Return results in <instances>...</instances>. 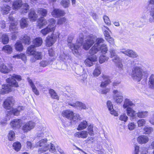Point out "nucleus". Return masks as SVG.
<instances>
[{"label":"nucleus","mask_w":154,"mask_h":154,"mask_svg":"<svg viewBox=\"0 0 154 154\" xmlns=\"http://www.w3.org/2000/svg\"><path fill=\"white\" fill-rule=\"evenodd\" d=\"M15 134L13 131H10L8 136L9 140L10 141L13 140L15 138Z\"/></svg>","instance_id":"obj_55"},{"label":"nucleus","mask_w":154,"mask_h":154,"mask_svg":"<svg viewBox=\"0 0 154 154\" xmlns=\"http://www.w3.org/2000/svg\"><path fill=\"white\" fill-rule=\"evenodd\" d=\"M23 4L21 0H17L14 1L13 4V8L16 9H19Z\"/></svg>","instance_id":"obj_30"},{"label":"nucleus","mask_w":154,"mask_h":154,"mask_svg":"<svg viewBox=\"0 0 154 154\" xmlns=\"http://www.w3.org/2000/svg\"><path fill=\"white\" fill-rule=\"evenodd\" d=\"M104 82H102L100 84V87H105L109 84L111 82L109 76L105 75H103L102 76Z\"/></svg>","instance_id":"obj_19"},{"label":"nucleus","mask_w":154,"mask_h":154,"mask_svg":"<svg viewBox=\"0 0 154 154\" xmlns=\"http://www.w3.org/2000/svg\"><path fill=\"white\" fill-rule=\"evenodd\" d=\"M107 51L108 48L106 45L103 44L101 46H99V50L98 51V52L100 51L102 53L105 54L106 53Z\"/></svg>","instance_id":"obj_44"},{"label":"nucleus","mask_w":154,"mask_h":154,"mask_svg":"<svg viewBox=\"0 0 154 154\" xmlns=\"http://www.w3.org/2000/svg\"><path fill=\"white\" fill-rule=\"evenodd\" d=\"M121 52L131 57L136 58L138 56L137 53L131 50H123Z\"/></svg>","instance_id":"obj_14"},{"label":"nucleus","mask_w":154,"mask_h":154,"mask_svg":"<svg viewBox=\"0 0 154 154\" xmlns=\"http://www.w3.org/2000/svg\"><path fill=\"white\" fill-rule=\"evenodd\" d=\"M114 100L117 103H120L123 101V96L119 97H114Z\"/></svg>","instance_id":"obj_61"},{"label":"nucleus","mask_w":154,"mask_h":154,"mask_svg":"<svg viewBox=\"0 0 154 154\" xmlns=\"http://www.w3.org/2000/svg\"><path fill=\"white\" fill-rule=\"evenodd\" d=\"M35 47L32 45L28 48L26 53L29 55H32L36 51L35 50Z\"/></svg>","instance_id":"obj_39"},{"label":"nucleus","mask_w":154,"mask_h":154,"mask_svg":"<svg viewBox=\"0 0 154 154\" xmlns=\"http://www.w3.org/2000/svg\"><path fill=\"white\" fill-rule=\"evenodd\" d=\"M109 59V57L105 55L100 56L99 57V61L100 63H102Z\"/></svg>","instance_id":"obj_53"},{"label":"nucleus","mask_w":154,"mask_h":154,"mask_svg":"<svg viewBox=\"0 0 154 154\" xmlns=\"http://www.w3.org/2000/svg\"><path fill=\"white\" fill-rule=\"evenodd\" d=\"M149 85L150 88L154 89V75H151L149 78Z\"/></svg>","instance_id":"obj_34"},{"label":"nucleus","mask_w":154,"mask_h":154,"mask_svg":"<svg viewBox=\"0 0 154 154\" xmlns=\"http://www.w3.org/2000/svg\"><path fill=\"white\" fill-rule=\"evenodd\" d=\"M119 119L124 122H126L128 119V117L125 114H123L120 116Z\"/></svg>","instance_id":"obj_59"},{"label":"nucleus","mask_w":154,"mask_h":154,"mask_svg":"<svg viewBox=\"0 0 154 154\" xmlns=\"http://www.w3.org/2000/svg\"><path fill=\"white\" fill-rule=\"evenodd\" d=\"M88 126L87 122L86 121H83L80 123L77 129L79 131L82 130L86 128Z\"/></svg>","instance_id":"obj_32"},{"label":"nucleus","mask_w":154,"mask_h":154,"mask_svg":"<svg viewBox=\"0 0 154 154\" xmlns=\"http://www.w3.org/2000/svg\"><path fill=\"white\" fill-rule=\"evenodd\" d=\"M112 93L113 98L114 97H119L123 96L122 92L117 90H113Z\"/></svg>","instance_id":"obj_42"},{"label":"nucleus","mask_w":154,"mask_h":154,"mask_svg":"<svg viewBox=\"0 0 154 154\" xmlns=\"http://www.w3.org/2000/svg\"><path fill=\"white\" fill-rule=\"evenodd\" d=\"M146 123V121L144 119H140L139 120L137 123L138 127H140Z\"/></svg>","instance_id":"obj_62"},{"label":"nucleus","mask_w":154,"mask_h":154,"mask_svg":"<svg viewBox=\"0 0 154 154\" xmlns=\"http://www.w3.org/2000/svg\"><path fill=\"white\" fill-rule=\"evenodd\" d=\"M135 106V105L130 100L126 98L124 101L123 107L125 109H127L131 107L133 108Z\"/></svg>","instance_id":"obj_16"},{"label":"nucleus","mask_w":154,"mask_h":154,"mask_svg":"<svg viewBox=\"0 0 154 154\" xmlns=\"http://www.w3.org/2000/svg\"><path fill=\"white\" fill-rule=\"evenodd\" d=\"M107 105L109 110L110 112V113L115 116H118V113L114 110L111 102L110 101H108L107 102Z\"/></svg>","instance_id":"obj_21"},{"label":"nucleus","mask_w":154,"mask_h":154,"mask_svg":"<svg viewBox=\"0 0 154 154\" xmlns=\"http://www.w3.org/2000/svg\"><path fill=\"white\" fill-rule=\"evenodd\" d=\"M144 133L146 134H150L153 131L152 128L150 127H145L143 128Z\"/></svg>","instance_id":"obj_51"},{"label":"nucleus","mask_w":154,"mask_h":154,"mask_svg":"<svg viewBox=\"0 0 154 154\" xmlns=\"http://www.w3.org/2000/svg\"><path fill=\"white\" fill-rule=\"evenodd\" d=\"M29 14V17L31 21H35L37 20L38 16L33 9H31Z\"/></svg>","instance_id":"obj_28"},{"label":"nucleus","mask_w":154,"mask_h":154,"mask_svg":"<svg viewBox=\"0 0 154 154\" xmlns=\"http://www.w3.org/2000/svg\"><path fill=\"white\" fill-rule=\"evenodd\" d=\"M17 23L16 21H14L13 23H10V25L9 26V30L12 32H15L18 29V26H17Z\"/></svg>","instance_id":"obj_25"},{"label":"nucleus","mask_w":154,"mask_h":154,"mask_svg":"<svg viewBox=\"0 0 154 154\" xmlns=\"http://www.w3.org/2000/svg\"><path fill=\"white\" fill-rule=\"evenodd\" d=\"M84 35L82 33L79 34V36L77 39L76 44L74 45V47L70 48L72 50L74 54L76 55L79 54V51L80 48L82 46L83 41Z\"/></svg>","instance_id":"obj_5"},{"label":"nucleus","mask_w":154,"mask_h":154,"mask_svg":"<svg viewBox=\"0 0 154 154\" xmlns=\"http://www.w3.org/2000/svg\"><path fill=\"white\" fill-rule=\"evenodd\" d=\"M146 19V16L143 17H142L139 22V23L140 24V25H138L139 27H141L145 24L146 23L145 20Z\"/></svg>","instance_id":"obj_56"},{"label":"nucleus","mask_w":154,"mask_h":154,"mask_svg":"<svg viewBox=\"0 0 154 154\" xmlns=\"http://www.w3.org/2000/svg\"><path fill=\"white\" fill-rule=\"evenodd\" d=\"M13 148L16 151H19L20 149L21 144L18 142L14 143L13 145Z\"/></svg>","instance_id":"obj_47"},{"label":"nucleus","mask_w":154,"mask_h":154,"mask_svg":"<svg viewBox=\"0 0 154 154\" xmlns=\"http://www.w3.org/2000/svg\"><path fill=\"white\" fill-rule=\"evenodd\" d=\"M47 140L46 138H44L37 142L35 145V147H40L38 152L39 154L45 152L48 150L52 152H54L55 151V147L54 145L51 143L47 145Z\"/></svg>","instance_id":"obj_3"},{"label":"nucleus","mask_w":154,"mask_h":154,"mask_svg":"<svg viewBox=\"0 0 154 154\" xmlns=\"http://www.w3.org/2000/svg\"><path fill=\"white\" fill-rule=\"evenodd\" d=\"M20 26L21 28L24 29L28 26L29 21L27 18H23L20 21Z\"/></svg>","instance_id":"obj_26"},{"label":"nucleus","mask_w":154,"mask_h":154,"mask_svg":"<svg viewBox=\"0 0 154 154\" xmlns=\"http://www.w3.org/2000/svg\"><path fill=\"white\" fill-rule=\"evenodd\" d=\"M110 57L112 58L113 62H119L120 61V59L116 54L115 50L113 48H111L109 50Z\"/></svg>","instance_id":"obj_12"},{"label":"nucleus","mask_w":154,"mask_h":154,"mask_svg":"<svg viewBox=\"0 0 154 154\" xmlns=\"http://www.w3.org/2000/svg\"><path fill=\"white\" fill-rule=\"evenodd\" d=\"M23 124V121L20 119H13L11 122V127L13 128H20Z\"/></svg>","instance_id":"obj_11"},{"label":"nucleus","mask_w":154,"mask_h":154,"mask_svg":"<svg viewBox=\"0 0 154 154\" xmlns=\"http://www.w3.org/2000/svg\"><path fill=\"white\" fill-rule=\"evenodd\" d=\"M91 54V55L89 56L85 61V65L88 67H90L92 66L94 64V63L97 60V57L96 56L94 55V54Z\"/></svg>","instance_id":"obj_7"},{"label":"nucleus","mask_w":154,"mask_h":154,"mask_svg":"<svg viewBox=\"0 0 154 154\" xmlns=\"http://www.w3.org/2000/svg\"><path fill=\"white\" fill-rule=\"evenodd\" d=\"M22 40L23 42L25 44L29 45L31 42L30 37L26 35H25L23 37Z\"/></svg>","instance_id":"obj_48"},{"label":"nucleus","mask_w":154,"mask_h":154,"mask_svg":"<svg viewBox=\"0 0 154 154\" xmlns=\"http://www.w3.org/2000/svg\"><path fill=\"white\" fill-rule=\"evenodd\" d=\"M37 12L39 15L43 17H45L47 14L48 11L46 9L40 8L38 9Z\"/></svg>","instance_id":"obj_37"},{"label":"nucleus","mask_w":154,"mask_h":154,"mask_svg":"<svg viewBox=\"0 0 154 154\" xmlns=\"http://www.w3.org/2000/svg\"><path fill=\"white\" fill-rule=\"evenodd\" d=\"M12 66L11 65L9 66L8 68L5 65L3 64L0 66V72L4 74H7L12 69Z\"/></svg>","instance_id":"obj_17"},{"label":"nucleus","mask_w":154,"mask_h":154,"mask_svg":"<svg viewBox=\"0 0 154 154\" xmlns=\"http://www.w3.org/2000/svg\"><path fill=\"white\" fill-rule=\"evenodd\" d=\"M104 28H105L106 29L108 30L109 31H110V30L109 28L106 26H103V27H102V29L104 31V34L106 37L105 38H108L110 37V36L109 32L106 30H105Z\"/></svg>","instance_id":"obj_50"},{"label":"nucleus","mask_w":154,"mask_h":154,"mask_svg":"<svg viewBox=\"0 0 154 154\" xmlns=\"http://www.w3.org/2000/svg\"><path fill=\"white\" fill-rule=\"evenodd\" d=\"M48 23L47 21L43 17L40 18L38 21V26L39 28H41Z\"/></svg>","instance_id":"obj_27"},{"label":"nucleus","mask_w":154,"mask_h":154,"mask_svg":"<svg viewBox=\"0 0 154 154\" xmlns=\"http://www.w3.org/2000/svg\"><path fill=\"white\" fill-rule=\"evenodd\" d=\"M81 119H82V117L78 114L74 113L73 116H72V118L71 121H72L75 122L76 121V120L80 121Z\"/></svg>","instance_id":"obj_45"},{"label":"nucleus","mask_w":154,"mask_h":154,"mask_svg":"<svg viewBox=\"0 0 154 154\" xmlns=\"http://www.w3.org/2000/svg\"><path fill=\"white\" fill-rule=\"evenodd\" d=\"M65 14L64 11L60 9L54 8L51 12L53 17L58 18L63 16Z\"/></svg>","instance_id":"obj_9"},{"label":"nucleus","mask_w":154,"mask_h":154,"mask_svg":"<svg viewBox=\"0 0 154 154\" xmlns=\"http://www.w3.org/2000/svg\"><path fill=\"white\" fill-rule=\"evenodd\" d=\"M106 40L111 45H114V39L110 36L109 37L105 38Z\"/></svg>","instance_id":"obj_64"},{"label":"nucleus","mask_w":154,"mask_h":154,"mask_svg":"<svg viewBox=\"0 0 154 154\" xmlns=\"http://www.w3.org/2000/svg\"><path fill=\"white\" fill-rule=\"evenodd\" d=\"M70 3V1L69 0H62L60 2L61 5L65 8H68Z\"/></svg>","instance_id":"obj_46"},{"label":"nucleus","mask_w":154,"mask_h":154,"mask_svg":"<svg viewBox=\"0 0 154 154\" xmlns=\"http://www.w3.org/2000/svg\"><path fill=\"white\" fill-rule=\"evenodd\" d=\"M97 128L96 127H94L93 125L91 124L88 126L87 130L88 134L91 136H93L95 134H97L96 130Z\"/></svg>","instance_id":"obj_18"},{"label":"nucleus","mask_w":154,"mask_h":154,"mask_svg":"<svg viewBox=\"0 0 154 154\" xmlns=\"http://www.w3.org/2000/svg\"><path fill=\"white\" fill-rule=\"evenodd\" d=\"M73 38V36L71 35H69L67 39V42L68 43V45L69 48L74 47V44L72 43Z\"/></svg>","instance_id":"obj_40"},{"label":"nucleus","mask_w":154,"mask_h":154,"mask_svg":"<svg viewBox=\"0 0 154 154\" xmlns=\"http://www.w3.org/2000/svg\"><path fill=\"white\" fill-rule=\"evenodd\" d=\"M55 29V26H48L46 28L42 29L41 32L43 35L45 36L50 32H54Z\"/></svg>","instance_id":"obj_15"},{"label":"nucleus","mask_w":154,"mask_h":154,"mask_svg":"<svg viewBox=\"0 0 154 154\" xmlns=\"http://www.w3.org/2000/svg\"><path fill=\"white\" fill-rule=\"evenodd\" d=\"M76 107H79L81 109H86V106L85 104L79 102H76Z\"/></svg>","instance_id":"obj_54"},{"label":"nucleus","mask_w":154,"mask_h":154,"mask_svg":"<svg viewBox=\"0 0 154 154\" xmlns=\"http://www.w3.org/2000/svg\"><path fill=\"white\" fill-rule=\"evenodd\" d=\"M14 46L16 50L17 51H21L23 49V46L22 43L20 41L17 42Z\"/></svg>","instance_id":"obj_36"},{"label":"nucleus","mask_w":154,"mask_h":154,"mask_svg":"<svg viewBox=\"0 0 154 154\" xmlns=\"http://www.w3.org/2000/svg\"><path fill=\"white\" fill-rule=\"evenodd\" d=\"M9 41V39L8 35H3L2 36V42L3 44H7Z\"/></svg>","instance_id":"obj_52"},{"label":"nucleus","mask_w":154,"mask_h":154,"mask_svg":"<svg viewBox=\"0 0 154 154\" xmlns=\"http://www.w3.org/2000/svg\"><path fill=\"white\" fill-rule=\"evenodd\" d=\"M86 38L83 44V48L85 50L89 49L96 40V43L89 51L90 54H95L98 52L99 50V44L104 41V40L101 38H98L96 39L95 36L92 34L88 35Z\"/></svg>","instance_id":"obj_1"},{"label":"nucleus","mask_w":154,"mask_h":154,"mask_svg":"<svg viewBox=\"0 0 154 154\" xmlns=\"http://www.w3.org/2000/svg\"><path fill=\"white\" fill-rule=\"evenodd\" d=\"M150 15L152 18H150L149 19V21L151 23H153L154 22V8L151 9Z\"/></svg>","instance_id":"obj_58"},{"label":"nucleus","mask_w":154,"mask_h":154,"mask_svg":"<svg viewBox=\"0 0 154 154\" xmlns=\"http://www.w3.org/2000/svg\"><path fill=\"white\" fill-rule=\"evenodd\" d=\"M137 116L140 118H144L146 117L148 115L147 111H139L136 113Z\"/></svg>","instance_id":"obj_35"},{"label":"nucleus","mask_w":154,"mask_h":154,"mask_svg":"<svg viewBox=\"0 0 154 154\" xmlns=\"http://www.w3.org/2000/svg\"><path fill=\"white\" fill-rule=\"evenodd\" d=\"M32 55V56L31 57L30 61L32 63L35 62L37 60L41 59L42 58V53L36 51Z\"/></svg>","instance_id":"obj_13"},{"label":"nucleus","mask_w":154,"mask_h":154,"mask_svg":"<svg viewBox=\"0 0 154 154\" xmlns=\"http://www.w3.org/2000/svg\"><path fill=\"white\" fill-rule=\"evenodd\" d=\"M73 113L74 112L72 111L68 110L63 111L62 112L63 116V117L70 119V120H71L72 118Z\"/></svg>","instance_id":"obj_20"},{"label":"nucleus","mask_w":154,"mask_h":154,"mask_svg":"<svg viewBox=\"0 0 154 154\" xmlns=\"http://www.w3.org/2000/svg\"><path fill=\"white\" fill-rule=\"evenodd\" d=\"M35 125V123L30 121L23 124L21 127V129L24 132H27L33 129Z\"/></svg>","instance_id":"obj_6"},{"label":"nucleus","mask_w":154,"mask_h":154,"mask_svg":"<svg viewBox=\"0 0 154 154\" xmlns=\"http://www.w3.org/2000/svg\"><path fill=\"white\" fill-rule=\"evenodd\" d=\"M10 7L7 5H5L2 8V11L4 14H6L8 13V12L10 10Z\"/></svg>","instance_id":"obj_49"},{"label":"nucleus","mask_w":154,"mask_h":154,"mask_svg":"<svg viewBox=\"0 0 154 154\" xmlns=\"http://www.w3.org/2000/svg\"><path fill=\"white\" fill-rule=\"evenodd\" d=\"M16 80L18 81L21 80V76L18 75L14 74L10 78L6 79V81L9 84H5L2 86V89L0 91L1 94H4L11 92L12 87H17L19 85Z\"/></svg>","instance_id":"obj_2"},{"label":"nucleus","mask_w":154,"mask_h":154,"mask_svg":"<svg viewBox=\"0 0 154 154\" xmlns=\"http://www.w3.org/2000/svg\"><path fill=\"white\" fill-rule=\"evenodd\" d=\"M14 103V100L12 97H9L6 99L3 103V106L5 109H9L11 108Z\"/></svg>","instance_id":"obj_8"},{"label":"nucleus","mask_w":154,"mask_h":154,"mask_svg":"<svg viewBox=\"0 0 154 154\" xmlns=\"http://www.w3.org/2000/svg\"><path fill=\"white\" fill-rule=\"evenodd\" d=\"M49 92L50 93L51 98L56 99L57 100L59 99L58 96L54 90L52 89H50L49 90Z\"/></svg>","instance_id":"obj_41"},{"label":"nucleus","mask_w":154,"mask_h":154,"mask_svg":"<svg viewBox=\"0 0 154 154\" xmlns=\"http://www.w3.org/2000/svg\"><path fill=\"white\" fill-rule=\"evenodd\" d=\"M144 73V72L141 67L136 66L132 69L131 76L134 80L140 82L142 78Z\"/></svg>","instance_id":"obj_4"},{"label":"nucleus","mask_w":154,"mask_h":154,"mask_svg":"<svg viewBox=\"0 0 154 154\" xmlns=\"http://www.w3.org/2000/svg\"><path fill=\"white\" fill-rule=\"evenodd\" d=\"M21 7L20 12L21 14H23L26 13L28 11L29 8V5L26 3L23 4Z\"/></svg>","instance_id":"obj_23"},{"label":"nucleus","mask_w":154,"mask_h":154,"mask_svg":"<svg viewBox=\"0 0 154 154\" xmlns=\"http://www.w3.org/2000/svg\"><path fill=\"white\" fill-rule=\"evenodd\" d=\"M58 37L54 35L52 36H48L46 39V45L50 47L53 45L56 41Z\"/></svg>","instance_id":"obj_10"},{"label":"nucleus","mask_w":154,"mask_h":154,"mask_svg":"<svg viewBox=\"0 0 154 154\" xmlns=\"http://www.w3.org/2000/svg\"><path fill=\"white\" fill-rule=\"evenodd\" d=\"M59 58L61 60L64 61L69 58V56L63 53L62 54L60 55Z\"/></svg>","instance_id":"obj_57"},{"label":"nucleus","mask_w":154,"mask_h":154,"mask_svg":"<svg viewBox=\"0 0 154 154\" xmlns=\"http://www.w3.org/2000/svg\"><path fill=\"white\" fill-rule=\"evenodd\" d=\"M132 107L128 108L126 109L127 115L132 117H135L136 114L135 111L133 109Z\"/></svg>","instance_id":"obj_31"},{"label":"nucleus","mask_w":154,"mask_h":154,"mask_svg":"<svg viewBox=\"0 0 154 154\" xmlns=\"http://www.w3.org/2000/svg\"><path fill=\"white\" fill-rule=\"evenodd\" d=\"M101 73V67L100 66H97L94 69L93 73L94 76H98Z\"/></svg>","instance_id":"obj_43"},{"label":"nucleus","mask_w":154,"mask_h":154,"mask_svg":"<svg viewBox=\"0 0 154 154\" xmlns=\"http://www.w3.org/2000/svg\"><path fill=\"white\" fill-rule=\"evenodd\" d=\"M149 138L147 136L141 135L139 136L137 139V140L139 143L143 144L146 143L148 142Z\"/></svg>","instance_id":"obj_24"},{"label":"nucleus","mask_w":154,"mask_h":154,"mask_svg":"<svg viewBox=\"0 0 154 154\" xmlns=\"http://www.w3.org/2000/svg\"><path fill=\"white\" fill-rule=\"evenodd\" d=\"M42 39L41 38H35L33 42V46L36 47L39 46L42 44Z\"/></svg>","instance_id":"obj_33"},{"label":"nucleus","mask_w":154,"mask_h":154,"mask_svg":"<svg viewBox=\"0 0 154 154\" xmlns=\"http://www.w3.org/2000/svg\"><path fill=\"white\" fill-rule=\"evenodd\" d=\"M12 47L9 45H6L4 46L2 49V50L10 54L12 52Z\"/></svg>","instance_id":"obj_38"},{"label":"nucleus","mask_w":154,"mask_h":154,"mask_svg":"<svg viewBox=\"0 0 154 154\" xmlns=\"http://www.w3.org/2000/svg\"><path fill=\"white\" fill-rule=\"evenodd\" d=\"M23 109V107L22 106H19L16 109H12L10 111L11 114H13L15 116H18L20 113V112Z\"/></svg>","instance_id":"obj_29"},{"label":"nucleus","mask_w":154,"mask_h":154,"mask_svg":"<svg viewBox=\"0 0 154 154\" xmlns=\"http://www.w3.org/2000/svg\"><path fill=\"white\" fill-rule=\"evenodd\" d=\"M135 124L134 122L129 123L128 125V129L130 130H132L135 128L136 127Z\"/></svg>","instance_id":"obj_63"},{"label":"nucleus","mask_w":154,"mask_h":154,"mask_svg":"<svg viewBox=\"0 0 154 154\" xmlns=\"http://www.w3.org/2000/svg\"><path fill=\"white\" fill-rule=\"evenodd\" d=\"M88 136V133L87 131H82L77 132L75 133V136L76 137L82 138H85Z\"/></svg>","instance_id":"obj_22"},{"label":"nucleus","mask_w":154,"mask_h":154,"mask_svg":"<svg viewBox=\"0 0 154 154\" xmlns=\"http://www.w3.org/2000/svg\"><path fill=\"white\" fill-rule=\"evenodd\" d=\"M66 20L65 17H62L58 19L57 24L59 25H62L65 23Z\"/></svg>","instance_id":"obj_60"}]
</instances>
